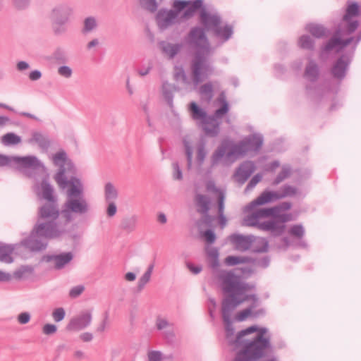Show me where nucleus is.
I'll return each instance as SVG.
<instances>
[{"mask_svg": "<svg viewBox=\"0 0 361 361\" xmlns=\"http://www.w3.org/2000/svg\"><path fill=\"white\" fill-rule=\"evenodd\" d=\"M187 43L195 50L190 68L192 83L196 87L213 73V67L207 60L211 47L204 30L198 26L190 30Z\"/></svg>", "mask_w": 361, "mask_h": 361, "instance_id": "obj_1", "label": "nucleus"}, {"mask_svg": "<svg viewBox=\"0 0 361 361\" xmlns=\"http://www.w3.org/2000/svg\"><path fill=\"white\" fill-rule=\"evenodd\" d=\"M299 194V190L293 185L285 184L277 191L264 190L259 197L252 201L246 207L247 212H252L247 215V221L249 225L256 224L257 218H267L270 215H275L276 212L289 210L292 204L288 202H283L277 206L271 208H263L254 210L257 206L263 205L271 202L277 201L286 197H293Z\"/></svg>", "mask_w": 361, "mask_h": 361, "instance_id": "obj_2", "label": "nucleus"}, {"mask_svg": "<svg viewBox=\"0 0 361 361\" xmlns=\"http://www.w3.org/2000/svg\"><path fill=\"white\" fill-rule=\"evenodd\" d=\"M223 292L228 294L224 299L233 306L235 310L243 302L251 300L252 304L247 307L253 311L259 305V298L255 294H246L255 288V285L241 281L239 276L232 271H221L219 275Z\"/></svg>", "mask_w": 361, "mask_h": 361, "instance_id": "obj_3", "label": "nucleus"}, {"mask_svg": "<svg viewBox=\"0 0 361 361\" xmlns=\"http://www.w3.org/2000/svg\"><path fill=\"white\" fill-rule=\"evenodd\" d=\"M262 144L263 137L259 134H251L237 143L223 140L211 157V165H218L224 157L230 159L243 157L249 152H258Z\"/></svg>", "mask_w": 361, "mask_h": 361, "instance_id": "obj_4", "label": "nucleus"}, {"mask_svg": "<svg viewBox=\"0 0 361 361\" xmlns=\"http://www.w3.org/2000/svg\"><path fill=\"white\" fill-rule=\"evenodd\" d=\"M67 188L66 200L62 205V215L68 226L73 220L74 214L82 216L87 214L90 205L85 197L84 186L79 178L71 177Z\"/></svg>", "mask_w": 361, "mask_h": 361, "instance_id": "obj_5", "label": "nucleus"}, {"mask_svg": "<svg viewBox=\"0 0 361 361\" xmlns=\"http://www.w3.org/2000/svg\"><path fill=\"white\" fill-rule=\"evenodd\" d=\"M37 228L48 230L49 233H56L60 236L68 231V223L63 218L62 209L60 210L58 202H46L37 210Z\"/></svg>", "mask_w": 361, "mask_h": 361, "instance_id": "obj_6", "label": "nucleus"}, {"mask_svg": "<svg viewBox=\"0 0 361 361\" xmlns=\"http://www.w3.org/2000/svg\"><path fill=\"white\" fill-rule=\"evenodd\" d=\"M257 328V335L251 341L246 340L243 348L239 350L233 361H255L265 357L271 349L270 336H265L266 328Z\"/></svg>", "mask_w": 361, "mask_h": 361, "instance_id": "obj_7", "label": "nucleus"}, {"mask_svg": "<svg viewBox=\"0 0 361 361\" xmlns=\"http://www.w3.org/2000/svg\"><path fill=\"white\" fill-rule=\"evenodd\" d=\"M233 311V306H231L230 303L224 298L221 302V314L225 326L226 339L231 345H234L235 348L242 347L243 349L246 343V339L244 337L249 334L256 332L257 328L256 326H249L240 331L236 336H234V327L231 321L232 312Z\"/></svg>", "mask_w": 361, "mask_h": 361, "instance_id": "obj_8", "label": "nucleus"}, {"mask_svg": "<svg viewBox=\"0 0 361 361\" xmlns=\"http://www.w3.org/2000/svg\"><path fill=\"white\" fill-rule=\"evenodd\" d=\"M50 231L44 228L39 230L35 224L28 238L21 241V244L32 252H39L47 248L48 240L61 237L56 233H49Z\"/></svg>", "mask_w": 361, "mask_h": 361, "instance_id": "obj_9", "label": "nucleus"}, {"mask_svg": "<svg viewBox=\"0 0 361 361\" xmlns=\"http://www.w3.org/2000/svg\"><path fill=\"white\" fill-rule=\"evenodd\" d=\"M52 161L55 166L59 167L54 178L59 188L61 190H65L67 188L69 183V180H68L66 176V173L67 171L73 169V164L71 161L68 159L67 154L63 150L56 153L52 157Z\"/></svg>", "mask_w": 361, "mask_h": 361, "instance_id": "obj_10", "label": "nucleus"}, {"mask_svg": "<svg viewBox=\"0 0 361 361\" xmlns=\"http://www.w3.org/2000/svg\"><path fill=\"white\" fill-rule=\"evenodd\" d=\"M72 12L71 7L66 4H58L51 9L49 18L54 34L61 35L66 31L64 25L68 21Z\"/></svg>", "mask_w": 361, "mask_h": 361, "instance_id": "obj_11", "label": "nucleus"}, {"mask_svg": "<svg viewBox=\"0 0 361 361\" xmlns=\"http://www.w3.org/2000/svg\"><path fill=\"white\" fill-rule=\"evenodd\" d=\"M12 161H14L25 169H32L35 171L44 170L43 164L35 156L10 157L0 154V167L10 166Z\"/></svg>", "mask_w": 361, "mask_h": 361, "instance_id": "obj_12", "label": "nucleus"}, {"mask_svg": "<svg viewBox=\"0 0 361 361\" xmlns=\"http://www.w3.org/2000/svg\"><path fill=\"white\" fill-rule=\"evenodd\" d=\"M261 219L262 218L257 219L256 224L249 225L247 224L248 222L247 221L246 216L244 219L245 225L247 226L257 227V228L262 231H270L271 234L274 236L281 235L283 233L286 228L285 224H279V222H277L274 219L259 223V220Z\"/></svg>", "mask_w": 361, "mask_h": 361, "instance_id": "obj_13", "label": "nucleus"}, {"mask_svg": "<svg viewBox=\"0 0 361 361\" xmlns=\"http://www.w3.org/2000/svg\"><path fill=\"white\" fill-rule=\"evenodd\" d=\"M350 61V56L347 54L341 55L331 68V72L333 77L338 80H342L345 77Z\"/></svg>", "mask_w": 361, "mask_h": 361, "instance_id": "obj_14", "label": "nucleus"}, {"mask_svg": "<svg viewBox=\"0 0 361 361\" xmlns=\"http://www.w3.org/2000/svg\"><path fill=\"white\" fill-rule=\"evenodd\" d=\"M200 21L204 30L213 32L221 23V18L216 13H211L202 8L200 13Z\"/></svg>", "mask_w": 361, "mask_h": 361, "instance_id": "obj_15", "label": "nucleus"}, {"mask_svg": "<svg viewBox=\"0 0 361 361\" xmlns=\"http://www.w3.org/2000/svg\"><path fill=\"white\" fill-rule=\"evenodd\" d=\"M92 322V314L85 312L75 317L70 321L66 326V330L69 331H78L88 326Z\"/></svg>", "mask_w": 361, "mask_h": 361, "instance_id": "obj_16", "label": "nucleus"}, {"mask_svg": "<svg viewBox=\"0 0 361 361\" xmlns=\"http://www.w3.org/2000/svg\"><path fill=\"white\" fill-rule=\"evenodd\" d=\"M73 258L72 252H63L59 255H47L44 257L48 262L53 263L55 269L60 270L69 264Z\"/></svg>", "mask_w": 361, "mask_h": 361, "instance_id": "obj_17", "label": "nucleus"}, {"mask_svg": "<svg viewBox=\"0 0 361 361\" xmlns=\"http://www.w3.org/2000/svg\"><path fill=\"white\" fill-rule=\"evenodd\" d=\"M353 39V37H350L343 40L340 37L334 36L322 48L321 56H323L325 53H327L334 49H336V51L338 52L341 49L350 44Z\"/></svg>", "mask_w": 361, "mask_h": 361, "instance_id": "obj_18", "label": "nucleus"}, {"mask_svg": "<svg viewBox=\"0 0 361 361\" xmlns=\"http://www.w3.org/2000/svg\"><path fill=\"white\" fill-rule=\"evenodd\" d=\"M255 170V166L251 161L243 162L237 169L235 177L238 183L243 184Z\"/></svg>", "mask_w": 361, "mask_h": 361, "instance_id": "obj_19", "label": "nucleus"}, {"mask_svg": "<svg viewBox=\"0 0 361 361\" xmlns=\"http://www.w3.org/2000/svg\"><path fill=\"white\" fill-rule=\"evenodd\" d=\"M229 238L237 250L246 251L251 247L254 240V235L245 236L240 234H233Z\"/></svg>", "mask_w": 361, "mask_h": 361, "instance_id": "obj_20", "label": "nucleus"}, {"mask_svg": "<svg viewBox=\"0 0 361 361\" xmlns=\"http://www.w3.org/2000/svg\"><path fill=\"white\" fill-rule=\"evenodd\" d=\"M178 18V13L175 11H159L157 19L161 29H166L173 24Z\"/></svg>", "mask_w": 361, "mask_h": 361, "instance_id": "obj_21", "label": "nucleus"}, {"mask_svg": "<svg viewBox=\"0 0 361 361\" xmlns=\"http://www.w3.org/2000/svg\"><path fill=\"white\" fill-rule=\"evenodd\" d=\"M37 196L40 199L45 200L46 202H58V198L54 195V187L49 183L47 178L42 180L40 192H37Z\"/></svg>", "mask_w": 361, "mask_h": 361, "instance_id": "obj_22", "label": "nucleus"}, {"mask_svg": "<svg viewBox=\"0 0 361 361\" xmlns=\"http://www.w3.org/2000/svg\"><path fill=\"white\" fill-rule=\"evenodd\" d=\"M162 54L169 59H173L182 49L183 44H172L166 41H161L158 44Z\"/></svg>", "mask_w": 361, "mask_h": 361, "instance_id": "obj_23", "label": "nucleus"}, {"mask_svg": "<svg viewBox=\"0 0 361 361\" xmlns=\"http://www.w3.org/2000/svg\"><path fill=\"white\" fill-rule=\"evenodd\" d=\"M217 118L214 116H209L202 123V129L205 134L210 137H216L219 133V126L220 123L216 121Z\"/></svg>", "mask_w": 361, "mask_h": 361, "instance_id": "obj_24", "label": "nucleus"}, {"mask_svg": "<svg viewBox=\"0 0 361 361\" xmlns=\"http://www.w3.org/2000/svg\"><path fill=\"white\" fill-rule=\"evenodd\" d=\"M195 202L198 213L207 214L209 212L211 206V199L209 196L198 193L195 197Z\"/></svg>", "mask_w": 361, "mask_h": 361, "instance_id": "obj_25", "label": "nucleus"}, {"mask_svg": "<svg viewBox=\"0 0 361 361\" xmlns=\"http://www.w3.org/2000/svg\"><path fill=\"white\" fill-rule=\"evenodd\" d=\"M215 37L222 40L223 42L228 41L233 34V27L232 25L226 24L217 25L216 29L212 32Z\"/></svg>", "mask_w": 361, "mask_h": 361, "instance_id": "obj_26", "label": "nucleus"}, {"mask_svg": "<svg viewBox=\"0 0 361 361\" xmlns=\"http://www.w3.org/2000/svg\"><path fill=\"white\" fill-rule=\"evenodd\" d=\"M178 90V88L172 84L169 83L168 82H164L162 84V94L163 96L166 101L168 105L173 108V92Z\"/></svg>", "mask_w": 361, "mask_h": 361, "instance_id": "obj_27", "label": "nucleus"}, {"mask_svg": "<svg viewBox=\"0 0 361 361\" xmlns=\"http://www.w3.org/2000/svg\"><path fill=\"white\" fill-rule=\"evenodd\" d=\"M306 30L316 38L327 37L330 34V32L323 25L317 24H309L307 25Z\"/></svg>", "mask_w": 361, "mask_h": 361, "instance_id": "obj_28", "label": "nucleus"}, {"mask_svg": "<svg viewBox=\"0 0 361 361\" xmlns=\"http://www.w3.org/2000/svg\"><path fill=\"white\" fill-rule=\"evenodd\" d=\"M304 76L311 82H314L317 80L319 76V68L313 60H310L306 66Z\"/></svg>", "mask_w": 361, "mask_h": 361, "instance_id": "obj_29", "label": "nucleus"}, {"mask_svg": "<svg viewBox=\"0 0 361 361\" xmlns=\"http://www.w3.org/2000/svg\"><path fill=\"white\" fill-rule=\"evenodd\" d=\"M29 143H37L43 149H47L50 146L49 139L40 133H33L32 137L28 140Z\"/></svg>", "mask_w": 361, "mask_h": 361, "instance_id": "obj_30", "label": "nucleus"}, {"mask_svg": "<svg viewBox=\"0 0 361 361\" xmlns=\"http://www.w3.org/2000/svg\"><path fill=\"white\" fill-rule=\"evenodd\" d=\"M13 250V246L0 243V261L6 263H11L13 262L11 255Z\"/></svg>", "mask_w": 361, "mask_h": 361, "instance_id": "obj_31", "label": "nucleus"}, {"mask_svg": "<svg viewBox=\"0 0 361 361\" xmlns=\"http://www.w3.org/2000/svg\"><path fill=\"white\" fill-rule=\"evenodd\" d=\"M203 5L202 0H195L194 1H190V4H189L183 12L181 18L184 19H189L192 18L197 10L201 8Z\"/></svg>", "mask_w": 361, "mask_h": 361, "instance_id": "obj_32", "label": "nucleus"}, {"mask_svg": "<svg viewBox=\"0 0 361 361\" xmlns=\"http://www.w3.org/2000/svg\"><path fill=\"white\" fill-rule=\"evenodd\" d=\"M208 263L211 268L216 269L219 266V251L216 247H209L206 250Z\"/></svg>", "mask_w": 361, "mask_h": 361, "instance_id": "obj_33", "label": "nucleus"}, {"mask_svg": "<svg viewBox=\"0 0 361 361\" xmlns=\"http://www.w3.org/2000/svg\"><path fill=\"white\" fill-rule=\"evenodd\" d=\"M253 261V258L245 256L229 255L225 258L224 262L227 266H235L239 264L250 263Z\"/></svg>", "mask_w": 361, "mask_h": 361, "instance_id": "obj_34", "label": "nucleus"}, {"mask_svg": "<svg viewBox=\"0 0 361 361\" xmlns=\"http://www.w3.org/2000/svg\"><path fill=\"white\" fill-rule=\"evenodd\" d=\"M104 199L106 202L116 201L118 197V192L116 188L110 182L104 185Z\"/></svg>", "mask_w": 361, "mask_h": 361, "instance_id": "obj_35", "label": "nucleus"}, {"mask_svg": "<svg viewBox=\"0 0 361 361\" xmlns=\"http://www.w3.org/2000/svg\"><path fill=\"white\" fill-rule=\"evenodd\" d=\"M191 116L194 120H200L203 123L208 118L207 113L202 109L200 108L195 102L190 104Z\"/></svg>", "mask_w": 361, "mask_h": 361, "instance_id": "obj_36", "label": "nucleus"}, {"mask_svg": "<svg viewBox=\"0 0 361 361\" xmlns=\"http://www.w3.org/2000/svg\"><path fill=\"white\" fill-rule=\"evenodd\" d=\"M252 244V251L254 252H266L268 251L269 243L268 241L264 238L254 236Z\"/></svg>", "mask_w": 361, "mask_h": 361, "instance_id": "obj_37", "label": "nucleus"}, {"mask_svg": "<svg viewBox=\"0 0 361 361\" xmlns=\"http://www.w3.org/2000/svg\"><path fill=\"white\" fill-rule=\"evenodd\" d=\"M291 168L288 165H284L281 168V171L279 173L276 177L274 179L271 185L276 186L281 182L289 178L291 175Z\"/></svg>", "mask_w": 361, "mask_h": 361, "instance_id": "obj_38", "label": "nucleus"}, {"mask_svg": "<svg viewBox=\"0 0 361 361\" xmlns=\"http://www.w3.org/2000/svg\"><path fill=\"white\" fill-rule=\"evenodd\" d=\"M199 93L205 101L209 102L214 96L212 83L208 82L201 85L199 89Z\"/></svg>", "mask_w": 361, "mask_h": 361, "instance_id": "obj_39", "label": "nucleus"}, {"mask_svg": "<svg viewBox=\"0 0 361 361\" xmlns=\"http://www.w3.org/2000/svg\"><path fill=\"white\" fill-rule=\"evenodd\" d=\"M218 101L222 104L221 108L216 109L214 112L216 118H221L224 115L228 113L229 110L228 104L226 99V96L224 92H221L218 98Z\"/></svg>", "mask_w": 361, "mask_h": 361, "instance_id": "obj_40", "label": "nucleus"}, {"mask_svg": "<svg viewBox=\"0 0 361 361\" xmlns=\"http://www.w3.org/2000/svg\"><path fill=\"white\" fill-rule=\"evenodd\" d=\"M21 142L20 136L13 133H8L1 138V142L6 146L18 145Z\"/></svg>", "mask_w": 361, "mask_h": 361, "instance_id": "obj_41", "label": "nucleus"}, {"mask_svg": "<svg viewBox=\"0 0 361 361\" xmlns=\"http://www.w3.org/2000/svg\"><path fill=\"white\" fill-rule=\"evenodd\" d=\"M137 221V218L135 215L126 218L122 221L121 228L128 232H131L135 229Z\"/></svg>", "mask_w": 361, "mask_h": 361, "instance_id": "obj_42", "label": "nucleus"}, {"mask_svg": "<svg viewBox=\"0 0 361 361\" xmlns=\"http://www.w3.org/2000/svg\"><path fill=\"white\" fill-rule=\"evenodd\" d=\"M298 45L302 49L313 50L314 47V41L309 35H302L299 38Z\"/></svg>", "mask_w": 361, "mask_h": 361, "instance_id": "obj_43", "label": "nucleus"}, {"mask_svg": "<svg viewBox=\"0 0 361 361\" xmlns=\"http://www.w3.org/2000/svg\"><path fill=\"white\" fill-rule=\"evenodd\" d=\"M84 25L83 28L82 29V32L83 34H86L88 32H90L93 31L94 29L97 27V23L96 20V18L92 16H90L86 18L84 20Z\"/></svg>", "mask_w": 361, "mask_h": 361, "instance_id": "obj_44", "label": "nucleus"}, {"mask_svg": "<svg viewBox=\"0 0 361 361\" xmlns=\"http://www.w3.org/2000/svg\"><path fill=\"white\" fill-rule=\"evenodd\" d=\"M218 214L219 219V224L223 228L226 226V218L224 216V196L221 195L218 200Z\"/></svg>", "mask_w": 361, "mask_h": 361, "instance_id": "obj_45", "label": "nucleus"}, {"mask_svg": "<svg viewBox=\"0 0 361 361\" xmlns=\"http://www.w3.org/2000/svg\"><path fill=\"white\" fill-rule=\"evenodd\" d=\"M207 150L205 149V144L204 142H201L197 147V156H196V160L200 166H201L205 159V157L207 156Z\"/></svg>", "mask_w": 361, "mask_h": 361, "instance_id": "obj_46", "label": "nucleus"}, {"mask_svg": "<svg viewBox=\"0 0 361 361\" xmlns=\"http://www.w3.org/2000/svg\"><path fill=\"white\" fill-rule=\"evenodd\" d=\"M359 13V7L357 3H353L349 5L346 10V13L343 16L344 21H349L352 17L357 16Z\"/></svg>", "mask_w": 361, "mask_h": 361, "instance_id": "obj_47", "label": "nucleus"}, {"mask_svg": "<svg viewBox=\"0 0 361 361\" xmlns=\"http://www.w3.org/2000/svg\"><path fill=\"white\" fill-rule=\"evenodd\" d=\"M206 189L208 192H212L217 195V200H219L221 195L224 196V202H225L226 195L224 190L216 188L214 181L210 180L207 183Z\"/></svg>", "mask_w": 361, "mask_h": 361, "instance_id": "obj_48", "label": "nucleus"}, {"mask_svg": "<svg viewBox=\"0 0 361 361\" xmlns=\"http://www.w3.org/2000/svg\"><path fill=\"white\" fill-rule=\"evenodd\" d=\"M289 234L298 238L301 239L305 235V229L300 224L293 225L288 231Z\"/></svg>", "mask_w": 361, "mask_h": 361, "instance_id": "obj_49", "label": "nucleus"}, {"mask_svg": "<svg viewBox=\"0 0 361 361\" xmlns=\"http://www.w3.org/2000/svg\"><path fill=\"white\" fill-rule=\"evenodd\" d=\"M184 147L185 150V155L187 159V167L190 170L192 167V148L190 143L186 140H184Z\"/></svg>", "mask_w": 361, "mask_h": 361, "instance_id": "obj_50", "label": "nucleus"}, {"mask_svg": "<svg viewBox=\"0 0 361 361\" xmlns=\"http://www.w3.org/2000/svg\"><path fill=\"white\" fill-rule=\"evenodd\" d=\"M140 5L145 9L154 12L157 9V4L155 0H140Z\"/></svg>", "mask_w": 361, "mask_h": 361, "instance_id": "obj_51", "label": "nucleus"}, {"mask_svg": "<svg viewBox=\"0 0 361 361\" xmlns=\"http://www.w3.org/2000/svg\"><path fill=\"white\" fill-rule=\"evenodd\" d=\"M280 212H276L275 215H270L274 219L275 221L279 222V224H284L286 222L290 221L292 220V214H280Z\"/></svg>", "mask_w": 361, "mask_h": 361, "instance_id": "obj_52", "label": "nucleus"}, {"mask_svg": "<svg viewBox=\"0 0 361 361\" xmlns=\"http://www.w3.org/2000/svg\"><path fill=\"white\" fill-rule=\"evenodd\" d=\"M65 310L62 307L55 309L52 312V317L56 322L62 321L65 317Z\"/></svg>", "mask_w": 361, "mask_h": 361, "instance_id": "obj_53", "label": "nucleus"}, {"mask_svg": "<svg viewBox=\"0 0 361 361\" xmlns=\"http://www.w3.org/2000/svg\"><path fill=\"white\" fill-rule=\"evenodd\" d=\"M270 259L268 257H264L262 259H257L253 258V261L250 262V264H252L254 266L256 267H261L263 268H266L269 264Z\"/></svg>", "mask_w": 361, "mask_h": 361, "instance_id": "obj_54", "label": "nucleus"}, {"mask_svg": "<svg viewBox=\"0 0 361 361\" xmlns=\"http://www.w3.org/2000/svg\"><path fill=\"white\" fill-rule=\"evenodd\" d=\"M189 4H190V1L176 0L173 2V8L178 14L179 12L185 8Z\"/></svg>", "mask_w": 361, "mask_h": 361, "instance_id": "obj_55", "label": "nucleus"}, {"mask_svg": "<svg viewBox=\"0 0 361 361\" xmlns=\"http://www.w3.org/2000/svg\"><path fill=\"white\" fill-rule=\"evenodd\" d=\"M57 331V326L52 324H46L42 327V333L44 335L50 336L54 334Z\"/></svg>", "mask_w": 361, "mask_h": 361, "instance_id": "obj_56", "label": "nucleus"}, {"mask_svg": "<svg viewBox=\"0 0 361 361\" xmlns=\"http://www.w3.org/2000/svg\"><path fill=\"white\" fill-rule=\"evenodd\" d=\"M85 290V287L82 285H79L73 287L69 292V296L72 298H78L82 293Z\"/></svg>", "mask_w": 361, "mask_h": 361, "instance_id": "obj_57", "label": "nucleus"}, {"mask_svg": "<svg viewBox=\"0 0 361 361\" xmlns=\"http://www.w3.org/2000/svg\"><path fill=\"white\" fill-rule=\"evenodd\" d=\"M249 317H252V311L250 309L245 308L236 314L235 319L238 322H243Z\"/></svg>", "mask_w": 361, "mask_h": 361, "instance_id": "obj_58", "label": "nucleus"}, {"mask_svg": "<svg viewBox=\"0 0 361 361\" xmlns=\"http://www.w3.org/2000/svg\"><path fill=\"white\" fill-rule=\"evenodd\" d=\"M58 73L66 78H70L72 75V69L67 66H62L58 68Z\"/></svg>", "mask_w": 361, "mask_h": 361, "instance_id": "obj_59", "label": "nucleus"}, {"mask_svg": "<svg viewBox=\"0 0 361 361\" xmlns=\"http://www.w3.org/2000/svg\"><path fill=\"white\" fill-rule=\"evenodd\" d=\"M262 178V176L261 174L259 173H257L256 175H255L252 179L250 180V182L248 183V184L246 186V188H245V190H250L252 189H253L255 185L259 182L261 181Z\"/></svg>", "mask_w": 361, "mask_h": 361, "instance_id": "obj_60", "label": "nucleus"}, {"mask_svg": "<svg viewBox=\"0 0 361 361\" xmlns=\"http://www.w3.org/2000/svg\"><path fill=\"white\" fill-rule=\"evenodd\" d=\"M172 324L169 323L167 319L162 318V317H157L156 320V326L157 329L162 330L167 327L171 326Z\"/></svg>", "mask_w": 361, "mask_h": 361, "instance_id": "obj_61", "label": "nucleus"}, {"mask_svg": "<svg viewBox=\"0 0 361 361\" xmlns=\"http://www.w3.org/2000/svg\"><path fill=\"white\" fill-rule=\"evenodd\" d=\"M108 205L106 207V214L109 217H113L115 216L117 212V207L115 201L106 202Z\"/></svg>", "mask_w": 361, "mask_h": 361, "instance_id": "obj_62", "label": "nucleus"}, {"mask_svg": "<svg viewBox=\"0 0 361 361\" xmlns=\"http://www.w3.org/2000/svg\"><path fill=\"white\" fill-rule=\"evenodd\" d=\"M173 167V177L175 180H182L183 178V174L182 171L180 170V168L177 162H173L172 164Z\"/></svg>", "mask_w": 361, "mask_h": 361, "instance_id": "obj_63", "label": "nucleus"}, {"mask_svg": "<svg viewBox=\"0 0 361 361\" xmlns=\"http://www.w3.org/2000/svg\"><path fill=\"white\" fill-rule=\"evenodd\" d=\"M149 361H161L162 353L158 350L149 351L147 354Z\"/></svg>", "mask_w": 361, "mask_h": 361, "instance_id": "obj_64", "label": "nucleus"}]
</instances>
